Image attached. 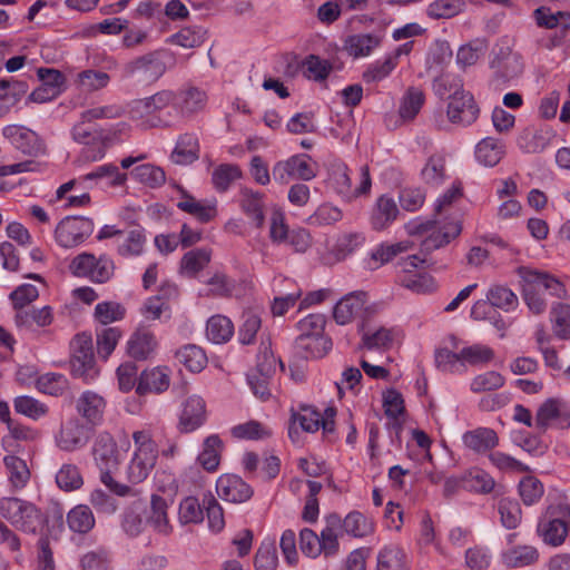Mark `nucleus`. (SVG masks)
<instances>
[{"mask_svg": "<svg viewBox=\"0 0 570 570\" xmlns=\"http://www.w3.org/2000/svg\"><path fill=\"white\" fill-rule=\"evenodd\" d=\"M13 146L28 156H40L46 153L43 140L33 130L21 126H9L4 129Z\"/></svg>", "mask_w": 570, "mask_h": 570, "instance_id": "nucleus-15", "label": "nucleus"}, {"mask_svg": "<svg viewBox=\"0 0 570 570\" xmlns=\"http://www.w3.org/2000/svg\"><path fill=\"white\" fill-rule=\"evenodd\" d=\"M94 232V222L88 217L68 216L55 230L56 240L62 247L70 248L81 244Z\"/></svg>", "mask_w": 570, "mask_h": 570, "instance_id": "nucleus-10", "label": "nucleus"}, {"mask_svg": "<svg viewBox=\"0 0 570 570\" xmlns=\"http://www.w3.org/2000/svg\"><path fill=\"white\" fill-rule=\"evenodd\" d=\"M177 98L176 107L179 108L181 115H193L202 110L207 99L206 94L195 87L179 91Z\"/></svg>", "mask_w": 570, "mask_h": 570, "instance_id": "nucleus-42", "label": "nucleus"}, {"mask_svg": "<svg viewBox=\"0 0 570 570\" xmlns=\"http://www.w3.org/2000/svg\"><path fill=\"white\" fill-rule=\"evenodd\" d=\"M57 485L63 491H73L79 489L82 483V476L77 465L63 464L56 475Z\"/></svg>", "mask_w": 570, "mask_h": 570, "instance_id": "nucleus-62", "label": "nucleus"}, {"mask_svg": "<svg viewBox=\"0 0 570 570\" xmlns=\"http://www.w3.org/2000/svg\"><path fill=\"white\" fill-rule=\"evenodd\" d=\"M487 299L493 307L510 311L518 306L517 295L507 286L493 285L487 293Z\"/></svg>", "mask_w": 570, "mask_h": 570, "instance_id": "nucleus-50", "label": "nucleus"}, {"mask_svg": "<svg viewBox=\"0 0 570 570\" xmlns=\"http://www.w3.org/2000/svg\"><path fill=\"white\" fill-rule=\"evenodd\" d=\"M494 485V479L481 469H471L462 475V488L470 491L490 493Z\"/></svg>", "mask_w": 570, "mask_h": 570, "instance_id": "nucleus-41", "label": "nucleus"}, {"mask_svg": "<svg viewBox=\"0 0 570 570\" xmlns=\"http://www.w3.org/2000/svg\"><path fill=\"white\" fill-rule=\"evenodd\" d=\"M156 347L157 341L147 328L137 330L127 344L128 354L136 360H147Z\"/></svg>", "mask_w": 570, "mask_h": 570, "instance_id": "nucleus-22", "label": "nucleus"}, {"mask_svg": "<svg viewBox=\"0 0 570 570\" xmlns=\"http://www.w3.org/2000/svg\"><path fill=\"white\" fill-rule=\"evenodd\" d=\"M0 514L17 529L35 533L41 525L42 519L38 509L18 498H4L0 502Z\"/></svg>", "mask_w": 570, "mask_h": 570, "instance_id": "nucleus-4", "label": "nucleus"}, {"mask_svg": "<svg viewBox=\"0 0 570 570\" xmlns=\"http://www.w3.org/2000/svg\"><path fill=\"white\" fill-rule=\"evenodd\" d=\"M434 92L443 98L448 95V99H452V96H460L461 92H465L463 88L462 79L458 76L443 73L434 79L433 82Z\"/></svg>", "mask_w": 570, "mask_h": 570, "instance_id": "nucleus-53", "label": "nucleus"}, {"mask_svg": "<svg viewBox=\"0 0 570 570\" xmlns=\"http://www.w3.org/2000/svg\"><path fill=\"white\" fill-rule=\"evenodd\" d=\"M462 230L461 224L459 222H452L444 225L439 230H433L423 242L422 247L426 252H431L438 249L446 244H449L452 239L458 237Z\"/></svg>", "mask_w": 570, "mask_h": 570, "instance_id": "nucleus-37", "label": "nucleus"}, {"mask_svg": "<svg viewBox=\"0 0 570 570\" xmlns=\"http://www.w3.org/2000/svg\"><path fill=\"white\" fill-rule=\"evenodd\" d=\"M71 373L76 377L82 379L85 382L92 381L98 375L96 367L92 338L87 333L77 334L70 343Z\"/></svg>", "mask_w": 570, "mask_h": 570, "instance_id": "nucleus-5", "label": "nucleus"}, {"mask_svg": "<svg viewBox=\"0 0 570 570\" xmlns=\"http://www.w3.org/2000/svg\"><path fill=\"white\" fill-rule=\"evenodd\" d=\"M554 322V333L558 337L567 340L570 337V305L559 303L551 309Z\"/></svg>", "mask_w": 570, "mask_h": 570, "instance_id": "nucleus-64", "label": "nucleus"}, {"mask_svg": "<svg viewBox=\"0 0 570 570\" xmlns=\"http://www.w3.org/2000/svg\"><path fill=\"white\" fill-rule=\"evenodd\" d=\"M174 62L173 56L166 50H156L140 56L124 67L127 77H137L140 81L153 83L157 81Z\"/></svg>", "mask_w": 570, "mask_h": 570, "instance_id": "nucleus-3", "label": "nucleus"}, {"mask_svg": "<svg viewBox=\"0 0 570 570\" xmlns=\"http://www.w3.org/2000/svg\"><path fill=\"white\" fill-rule=\"evenodd\" d=\"M367 302V293L363 291L352 292L341 298L333 311L334 320L340 325L351 323L355 316L362 312L368 313V307L365 306Z\"/></svg>", "mask_w": 570, "mask_h": 570, "instance_id": "nucleus-16", "label": "nucleus"}, {"mask_svg": "<svg viewBox=\"0 0 570 570\" xmlns=\"http://www.w3.org/2000/svg\"><path fill=\"white\" fill-rule=\"evenodd\" d=\"M240 177L242 170L237 165L222 164L213 170L212 183L217 191L225 193Z\"/></svg>", "mask_w": 570, "mask_h": 570, "instance_id": "nucleus-46", "label": "nucleus"}, {"mask_svg": "<svg viewBox=\"0 0 570 570\" xmlns=\"http://www.w3.org/2000/svg\"><path fill=\"white\" fill-rule=\"evenodd\" d=\"M88 440L89 435L85 425L78 419H70L61 425L56 436V444L63 451L72 452L83 448Z\"/></svg>", "mask_w": 570, "mask_h": 570, "instance_id": "nucleus-18", "label": "nucleus"}, {"mask_svg": "<svg viewBox=\"0 0 570 570\" xmlns=\"http://www.w3.org/2000/svg\"><path fill=\"white\" fill-rule=\"evenodd\" d=\"M382 42V38L372 33H357L348 36L344 41V49L354 57H366L377 48Z\"/></svg>", "mask_w": 570, "mask_h": 570, "instance_id": "nucleus-25", "label": "nucleus"}, {"mask_svg": "<svg viewBox=\"0 0 570 570\" xmlns=\"http://www.w3.org/2000/svg\"><path fill=\"white\" fill-rule=\"evenodd\" d=\"M110 76L97 69H86L76 75L75 85L83 92H95L108 87Z\"/></svg>", "mask_w": 570, "mask_h": 570, "instance_id": "nucleus-31", "label": "nucleus"}, {"mask_svg": "<svg viewBox=\"0 0 570 570\" xmlns=\"http://www.w3.org/2000/svg\"><path fill=\"white\" fill-rule=\"evenodd\" d=\"M71 136L75 141L82 145H90L101 139V132L97 126L89 120L81 119L73 125Z\"/></svg>", "mask_w": 570, "mask_h": 570, "instance_id": "nucleus-59", "label": "nucleus"}, {"mask_svg": "<svg viewBox=\"0 0 570 570\" xmlns=\"http://www.w3.org/2000/svg\"><path fill=\"white\" fill-rule=\"evenodd\" d=\"M52 313L51 307L45 306L42 308L20 309L16 313V324L19 327L30 328L33 324L45 327L51 324Z\"/></svg>", "mask_w": 570, "mask_h": 570, "instance_id": "nucleus-40", "label": "nucleus"}, {"mask_svg": "<svg viewBox=\"0 0 570 570\" xmlns=\"http://www.w3.org/2000/svg\"><path fill=\"white\" fill-rule=\"evenodd\" d=\"M503 145L492 137L483 138L475 147V158L485 167L495 166L503 157Z\"/></svg>", "mask_w": 570, "mask_h": 570, "instance_id": "nucleus-33", "label": "nucleus"}, {"mask_svg": "<svg viewBox=\"0 0 570 570\" xmlns=\"http://www.w3.org/2000/svg\"><path fill=\"white\" fill-rule=\"evenodd\" d=\"M462 440L466 448L476 453L490 451L499 443L497 433L489 428H478L468 431L463 434Z\"/></svg>", "mask_w": 570, "mask_h": 570, "instance_id": "nucleus-23", "label": "nucleus"}, {"mask_svg": "<svg viewBox=\"0 0 570 570\" xmlns=\"http://www.w3.org/2000/svg\"><path fill=\"white\" fill-rule=\"evenodd\" d=\"M519 273L525 283L537 284L538 288L542 287L549 291L551 295L558 298L566 297L567 291L564 288V285L559 279L546 273L527 269L524 267L520 268Z\"/></svg>", "mask_w": 570, "mask_h": 570, "instance_id": "nucleus-29", "label": "nucleus"}, {"mask_svg": "<svg viewBox=\"0 0 570 570\" xmlns=\"http://www.w3.org/2000/svg\"><path fill=\"white\" fill-rule=\"evenodd\" d=\"M223 441L218 435L207 436L203 442V450L197 456L198 463L208 472L215 471L220 462Z\"/></svg>", "mask_w": 570, "mask_h": 570, "instance_id": "nucleus-30", "label": "nucleus"}, {"mask_svg": "<svg viewBox=\"0 0 570 570\" xmlns=\"http://www.w3.org/2000/svg\"><path fill=\"white\" fill-rule=\"evenodd\" d=\"M254 564L256 570H276L278 557L274 542L264 541L261 544L256 552Z\"/></svg>", "mask_w": 570, "mask_h": 570, "instance_id": "nucleus-63", "label": "nucleus"}, {"mask_svg": "<svg viewBox=\"0 0 570 570\" xmlns=\"http://www.w3.org/2000/svg\"><path fill=\"white\" fill-rule=\"evenodd\" d=\"M206 417L205 401L198 395H191L181 405L177 428L181 433H190L200 428Z\"/></svg>", "mask_w": 570, "mask_h": 570, "instance_id": "nucleus-14", "label": "nucleus"}, {"mask_svg": "<svg viewBox=\"0 0 570 570\" xmlns=\"http://www.w3.org/2000/svg\"><path fill=\"white\" fill-rule=\"evenodd\" d=\"M218 495L232 503H243L253 495V489L239 475L223 474L216 482Z\"/></svg>", "mask_w": 570, "mask_h": 570, "instance_id": "nucleus-17", "label": "nucleus"}, {"mask_svg": "<svg viewBox=\"0 0 570 570\" xmlns=\"http://www.w3.org/2000/svg\"><path fill=\"white\" fill-rule=\"evenodd\" d=\"M361 181L358 187L353 188L348 175V168L344 163H334L330 169V183L334 189L345 199L351 200L358 196L366 195L371 190L372 181L367 166L361 167Z\"/></svg>", "mask_w": 570, "mask_h": 570, "instance_id": "nucleus-7", "label": "nucleus"}, {"mask_svg": "<svg viewBox=\"0 0 570 570\" xmlns=\"http://www.w3.org/2000/svg\"><path fill=\"white\" fill-rule=\"evenodd\" d=\"M399 207L394 199L385 195L377 198L371 214V226L375 230L387 228L397 217Z\"/></svg>", "mask_w": 570, "mask_h": 570, "instance_id": "nucleus-21", "label": "nucleus"}, {"mask_svg": "<svg viewBox=\"0 0 570 570\" xmlns=\"http://www.w3.org/2000/svg\"><path fill=\"white\" fill-rule=\"evenodd\" d=\"M534 425L539 433H546L554 425L558 429L570 428V409L560 399H548L537 410Z\"/></svg>", "mask_w": 570, "mask_h": 570, "instance_id": "nucleus-9", "label": "nucleus"}, {"mask_svg": "<svg viewBox=\"0 0 570 570\" xmlns=\"http://www.w3.org/2000/svg\"><path fill=\"white\" fill-rule=\"evenodd\" d=\"M177 207L202 223H208L217 215L216 200L199 202L183 189L181 199L177 203Z\"/></svg>", "mask_w": 570, "mask_h": 570, "instance_id": "nucleus-20", "label": "nucleus"}, {"mask_svg": "<svg viewBox=\"0 0 570 570\" xmlns=\"http://www.w3.org/2000/svg\"><path fill=\"white\" fill-rule=\"evenodd\" d=\"M295 346L304 353L305 357L321 358L332 350L333 343L330 336L323 334L307 338H296Z\"/></svg>", "mask_w": 570, "mask_h": 570, "instance_id": "nucleus-32", "label": "nucleus"}, {"mask_svg": "<svg viewBox=\"0 0 570 570\" xmlns=\"http://www.w3.org/2000/svg\"><path fill=\"white\" fill-rule=\"evenodd\" d=\"M92 456L100 471V481L115 494L125 497L130 488L114 479V473L119 469L120 453L117 442L111 434L101 432L97 435L92 445Z\"/></svg>", "mask_w": 570, "mask_h": 570, "instance_id": "nucleus-2", "label": "nucleus"}, {"mask_svg": "<svg viewBox=\"0 0 570 570\" xmlns=\"http://www.w3.org/2000/svg\"><path fill=\"white\" fill-rule=\"evenodd\" d=\"M480 108L470 91L452 96L446 106L448 120L456 126L469 127L476 121Z\"/></svg>", "mask_w": 570, "mask_h": 570, "instance_id": "nucleus-11", "label": "nucleus"}, {"mask_svg": "<svg viewBox=\"0 0 570 570\" xmlns=\"http://www.w3.org/2000/svg\"><path fill=\"white\" fill-rule=\"evenodd\" d=\"M425 101L424 94L421 89L410 87L403 96L399 109V114L403 120H413L420 112Z\"/></svg>", "mask_w": 570, "mask_h": 570, "instance_id": "nucleus-45", "label": "nucleus"}, {"mask_svg": "<svg viewBox=\"0 0 570 570\" xmlns=\"http://www.w3.org/2000/svg\"><path fill=\"white\" fill-rule=\"evenodd\" d=\"M342 520L337 514L327 517V525L321 531L320 543L322 544V552L325 557H331L338 551V540L335 528L341 525Z\"/></svg>", "mask_w": 570, "mask_h": 570, "instance_id": "nucleus-47", "label": "nucleus"}, {"mask_svg": "<svg viewBox=\"0 0 570 570\" xmlns=\"http://www.w3.org/2000/svg\"><path fill=\"white\" fill-rule=\"evenodd\" d=\"M240 207L243 212L253 220L257 228H261L265 222L263 212V194L249 188L240 189Z\"/></svg>", "mask_w": 570, "mask_h": 570, "instance_id": "nucleus-27", "label": "nucleus"}, {"mask_svg": "<svg viewBox=\"0 0 570 570\" xmlns=\"http://www.w3.org/2000/svg\"><path fill=\"white\" fill-rule=\"evenodd\" d=\"M317 175V165L311 161L306 154L294 155L286 160L278 161L273 167V177L279 184H287L291 179L311 180Z\"/></svg>", "mask_w": 570, "mask_h": 570, "instance_id": "nucleus-8", "label": "nucleus"}, {"mask_svg": "<svg viewBox=\"0 0 570 570\" xmlns=\"http://www.w3.org/2000/svg\"><path fill=\"white\" fill-rule=\"evenodd\" d=\"M3 462L12 485L23 488L30 479V471L26 461L16 455H7Z\"/></svg>", "mask_w": 570, "mask_h": 570, "instance_id": "nucleus-48", "label": "nucleus"}, {"mask_svg": "<svg viewBox=\"0 0 570 570\" xmlns=\"http://www.w3.org/2000/svg\"><path fill=\"white\" fill-rule=\"evenodd\" d=\"M446 160L441 154L429 157L421 170L422 180L433 187L440 186L446 178Z\"/></svg>", "mask_w": 570, "mask_h": 570, "instance_id": "nucleus-36", "label": "nucleus"}, {"mask_svg": "<svg viewBox=\"0 0 570 570\" xmlns=\"http://www.w3.org/2000/svg\"><path fill=\"white\" fill-rule=\"evenodd\" d=\"M491 68L494 70V80L499 83H507L523 72V62L518 52L500 48L491 61Z\"/></svg>", "mask_w": 570, "mask_h": 570, "instance_id": "nucleus-12", "label": "nucleus"}, {"mask_svg": "<svg viewBox=\"0 0 570 570\" xmlns=\"http://www.w3.org/2000/svg\"><path fill=\"white\" fill-rule=\"evenodd\" d=\"M462 358V363L465 365V363L476 366V365H483L489 362H491L494 357V351L482 344H473L466 347H463L460 351V355Z\"/></svg>", "mask_w": 570, "mask_h": 570, "instance_id": "nucleus-55", "label": "nucleus"}, {"mask_svg": "<svg viewBox=\"0 0 570 570\" xmlns=\"http://www.w3.org/2000/svg\"><path fill=\"white\" fill-rule=\"evenodd\" d=\"M358 332L362 337L360 348L366 350H387L395 337L393 328L373 324L367 320L361 322Z\"/></svg>", "mask_w": 570, "mask_h": 570, "instance_id": "nucleus-13", "label": "nucleus"}, {"mask_svg": "<svg viewBox=\"0 0 570 570\" xmlns=\"http://www.w3.org/2000/svg\"><path fill=\"white\" fill-rule=\"evenodd\" d=\"M538 551L530 546H521L510 549L503 554L504 563L508 567L520 568L534 563L538 560Z\"/></svg>", "mask_w": 570, "mask_h": 570, "instance_id": "nucleus-51", "label": "nucleus"}, {"mask_svg": "<svg viewBox=\"0 0 570 570\" xmlns=\"http://www.w3.org/2000/svg\"><path fill=\"white\" fill-rule=\"evenodd\" d=\"M105 409V399L94 391L82 392L76 401L77 413L91 425H98L102 421Z\"/></svg>", "mask_w": 570, "mask_h": 570, "instance_id": "nucleus-19", "label": "nucleus"}, {"mask_svg": "<svg viewBox=\"0 0 570 570\" xmlns=\"http://www.w3.org/2000/svg\"><path fill=\"white\" fill-rule=\"evenodd\" d=\"M459 353H454L448 348H440L435 352L434 361L436 367L446 373H464L465 366Z\"/></svg>", "mask_w": 570, "mask_h": 570, "instance_id": "nucleus-58", "label": "nucleus"}, {"mask_svg": "<svg viewBox=\"0 0 570 570\" xmlns=\"http://www.w3.org/2000/svg\"><path fill=\"white\" fill-rule=\"evenodd\" d=\"M67 522L71 531L87 533L94 528L95 518L88 505L79 504L69 511Z\"/></svg>", "mask_w": 570, "mask_h": 570, "instance_id": "nucleus-43", "label": "nucleus"}, {"mask_svg": "<svg viewBox=\"0 0 570 570\" xmlns=\"http://www.w3.org/2000/svg\"><path fill=\"white\" fill-rule=\"evenodd\" d=\"M132 440L136 446L132 458L155 468L158 458V446L153 440L151 434L146 430L136 431L132 434Z\"/></svg>", "mask_w": 570, "mask_h": 570, "instance_id": "nucleus-26", "label": "nucleus"}, {"mask_svg": "<svg viewBox=\"0 0 570 570\" xmlns=\"http://www.w3.org/2000/svg\"><path fill=\"white\" fill-rule=\"evenodd\" d=\"M302 65L304 68V75L308 79H313L315 81L325 80L333 68L327 60L321 59L315 55L307 56Z\"/></svg>", "mask_w": 570, "mask_h": 570, "instance_id": "nucleus-61", "label": "nucleus"}, {"mask_svg": "<svg viewBox=\"0 0 570 570\" xmlns=\"http://www.w3.org/2000/svg\"><path fill=\"white\" fill-rule=\"evenodd\" d=\"M176 99L177 95L167 89L142 99H136L130 104V118L138 121L142 128L173 126L177 116L168 108L176 109Z\"/></svg>", "mask_w": 570, "mask_h": 570, "instance_id": "nucleus-1", "label": "nucleus"}, {"mask_svg": "<svg viewBox=\"0 0 570 570\" xmlns=\"http://www.w3.org/2000/svg\"><path fill=\"white\" fill-rule=\"evenodd\" d=\"M538 532L546 543L558 547L568 535V524L562 519L542 521L538 525Z\"/></svg>", "mask_w": 570, "mask_h": 570, "instance_id": "nucleus-39", "label": "nucleus"}, {"mask_svg": "<svg viewBox=\"0 0 570 570\" xmlns=\"http://www.w3.org/2000/svg\"><path fill=\"white\" fill-rule=\"evenodd\" d=\"M169 386V375L163 368L144 371L140 375L137 393L142 395L146 392H163Z\"/></svg>", "mask_w": 570, "mask_h": 570, "instance_id": "nucleus-34", "label": "nucleus"}, {"mask_svg": "<svg viewBox=\"0 0 570 570\" xmlns=\"http://www.w3.org/2000/svg\"><path fill=\"white\" fill-rule=\"evenodd\" d=\"M210 261V253L204 248H198L186 253L180 262L181 272L195 276L199 271L206 267Z\"/></svg>", "mask_w": 570, "mask_h": 570, "instance_id": "nucleus-54", "label": "nucleus"}, {"mask_svg": "<svg viewBox=\"0 0 570 570\" xmlns=\"http://www.w3.org/2000/svg\"><path fill=\"white\" fill-rule=\"evenodd\" d=\"M68 379L59 373H46L38 377L37 389L52 396H60L68 390Z\"/></svg>", "mask_w": 570, "mask_h": 570, "instance_id": "nucleus-52", "label": "nucleus"}, {"mask_svg": "<svg viewBox=\"0 0 570 570\" xmlns=\"http://www.w3.org/2000/svg\"><path fill=\"white\" fill-rule=\"evenodd\" d=\"M13 407L17 413L26 415L32 420H38L48 413L46 404L28 395L16 397L13 401Z\"/></svg>", "mask_w": 570, "mask_h": 570, "instance_id": "nucleus-57", "label": "nucleus"}, {"mask_svg": "<svg viewBox=\"0 0 570 570\" xmlns=\"http://www.w3.org/2000/svg\"><path fill=\"white\" fill-rule=\"evenodd\" d=\"M69 268L75 276L88 277L102 284L112 277L115 264L105 255L97 258L94 254L81 253L71 261Z\"/></svg>", "mask_w": 570, "mask_h": 570, "instance_id": "nucleus-6", "label": "nucleus"}, {"mask_svg": "<svg viewBox=\"0 0 570 570\" xmlns=\"http://www.w3.org/2000/svg\"><path fill=\"white\" fill-rule=\"evenodd\" d=\"M168 501L158 495L153 494L150 500V514L148 523L159 533L167 534L170 532V525L167 515Z\"/></svg>", "mask_w": 570, "mask_h": 570, "instance_id": "nucleus-38", "label": "nucleus"}, {"mask_svg": "<svg viewBox=\"0 0 570 570\" xmlns=\"http://www.w3.org/2000/svg\"><path fill=\"white\" fill-rule=\"evenodd\" d=\"M171 160L177 165H189L199 158V144L191 134L181 135L171 153Z\"/></svg>", "mask_w": 570, "mask_h": 570, "instance_id": "nucleus-28", "label": "nucleus"}, {"mask_svg": "<svg viewBox=\"0 0 570 570\" xmlns=\"http://www.w3.org/2000/svg\"><path fill=\"white\" fill-rule=\"evenodd\" d=\"M377 570H407L404 553L396 547H386L379 552Z\"/></svg>", "mask_w": 570, "mask_h": 570, "instance_id": "nucleus-60", "label": "nucleus"}, {"mask_svg": "<svg viewBox=\"0 0 570 570\" xmlns=\"http://www.w3.org/2000/svg\"><path fill=\"white\" fill-rule=\"evenodd\" d=\"M344 531L355 538H363L374 531V523L358 511L350 512L342 523Z\"/></svg>", "mask_w": 570, "mask_h": 570, "instance_id": "nucleus-44", "label": "nucleus"}, {"mask_svg": "<svg viewBox=\"0 0 570 570\" xmlns=\"http://www.w3.org/2000/svg\"><path fill=\"white\" fill-rule=\"evenodd\" d=\"M176 357L194 373L200 372L207 363V357L204 351L196 345H186L181 347L177 351Z\"/></svg>", "mask_w": 570, "mask_h": 570, "instance_id": "nucleus-49", "label": "nucleus"}, {"mask_svg": "<svg viewBox=\"0 0 570 570\" xmlns=\"http://www.w3.org/2000/svg\"><path fill=\"white\" fill-rule=\"evenodd\" d=\"M234 334L232 321L224 315L212 316L206 324V336L215 344L228 342Z\"/></svg>", "mask_w": 570, "mask_h": 570, "instance_id": "nucleus-35", "label": "nucleus"}, {"mask_svg": "<svg viewBox=\"0 0 570 570\" xmlns=\"http://www.w3.org/2000/svg\"><path fill=\"white\" fill-rule=\"evenodd\" d=\"M298 423L301 429L308 433L318 431L321 426V413L312 406L304 405L298 413L293 412L292 424L288 428V435L292 441L296 442L298 432L295 424Z\"/></svg>", "mask_w": 570, "mask_h": 570, "instance_id": "nucleus-24", "label": "nucleus"}, {"mask_svg": "<svg viewBox=\"0 0 570 570\" xmlns=\"http://www.w3.org/2000/svg\"><path fill=\"white\" fill-rule=\"evenodd\" d=\"M365 242L362 233H346L341 235L334 246V255L337 261H343L356 250Z\"/></svg>", "mask_w": 570, "mask_h": 570, "instance_id": "nucleus-56", "label": "nucleus"}]
</instances>
